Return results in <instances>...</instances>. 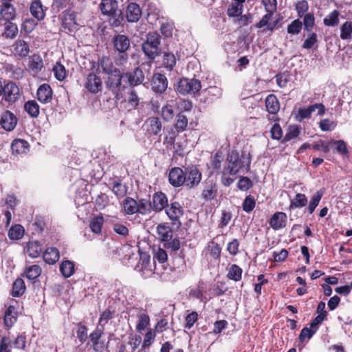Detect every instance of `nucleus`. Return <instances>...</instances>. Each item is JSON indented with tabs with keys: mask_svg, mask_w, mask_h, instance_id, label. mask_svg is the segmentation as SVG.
Here are the masks:
<instances>
[{
	"mask_svg": "<svg viewBox=\"0 0 352 352\" xmlns=\"http://www.w3.org/2000/svg\"><path fill=\"white\" fill-rule=\"evenodd\" d=\"M155 338V331L153 329H148L144 336V341L142 343V349L150 346L154 342Z\"/></svg>",
	"mask_w": 352,
	"mask_h": 352,
	"instance_id": "0e129e2a",
	"label": "nucleus"
},
{
	"mask_svg": "<svg viewBox=\"0 0 352 352\" xmlns=\"http://www.w3.org/2000/svg\"><path fill=\"white\" fill-rule=\"evenodd\" d=\"M286 220L287 215L285 212H277L271 217L270 225L274 230H278L285 226Z\"/></svg>",
	"mask_w": 352,
	"mask_h": 352,
	"instance_id": "aec40b11",
	"label": "nucleus"
},
{
	"mask_svg": "<svg viewBox=\"0 0 352 352\" xmlns=\"http://www.w3.org/2000/svg\"><path fill=\"white\" fill-rule=\"evenodd\" d=\"M126 76L131 86L140 85L144 80L143 72L139 68H135L133 72L126 73Z\"/></svg>",
	"mask_w": 352,
	"mask_h": 352,
	"instance_id": "393cba45",
	"label": "nucleus"
},
{
	"mask_svg": "<svg viewBox=\"0 0 352 352\" xmlns=\"http://www.w3.org/2000/svg\"><path fill=\"white\" fill-rule=\"evenodd\" d=\"M32 15L37 20L41 21L45 18V14L43 5L39 0L33 1L30 8Z\"/></svg>",
	"mask_w": 352,
	"mask_h": 352,
	"instance_id": "a878e982",
	"label": "nucleus"
},
{
	"mask_svg": "<svg viewBox=\"0 0 352 352\" xmlns=\"http://www.w3.org/2000/svg\"><path fill=\"white\" fill-rule=\"evenodd\" d=\"M152 210L151 203L145 199H141L138 202V212L146 214Z\"/></svg>",
	"mask_w": 352,
	"mask_h": 352,
	"instance_id": "052dcab7",
	"label": "nucleus"
},
{
	"mask_svg": "<svg viewBox=\"0 0 352 352\" xmlns=\"http://www.w3.org/2000/svg\"><path fill=\"white\" fill-rule=\"evenodd\" d=\"M322 195L323 192L322 190L317 191L316 193L314 194L308 206V210L309 214H312L314 212L315 208L318 205Z\"/></svg>",
	"mask_w": 352,
	"mask_h": 352,
	"instance_id": "5fc2aeb1",
	"label": "nucleus"
},
{
	"mask_svg": "<svg viewBox=\"0 0 352 352\" xmlns=\"http://www.w3.org/2000/svg\"><path fill=\"white\" fill-rule=\"evenodd\" d=\"M265 107L267 111L271 114H276L280 109V104L274 94H270L265 99Z\"/></svg>",
	"mask_w": 352,
	"mask_h": 352,
	"instance_id": "bb28decb",
	"label": "nucleus"
},
{
	"mask_svg": "<svg viewBox=\"0 0 352 352\" xmlns=\"http://www.w3.org/2000/svg\"><path fill=\"white\" fill-rule=\"evenodd\" d=\"M157 232L159 238L164 242H168L172 239L173 231L171 228L168 225H158L157 227Z\"/></svg>",
	"mask_w": 352,
	"mask_h": 352,
	"instance_id": "c756f323",
	"label": "nucleus"
},
{
	"mask_svg": "<svg viewBox=\"0 0 352 352\" xmlns=\"http://www.w3.org/2000/svg\"><path fill=\"white\" fill-rule=\"evenodd\" d=\"M42 252L41 245L36 241H30L26 246V252L31 258H37Z\"/></svg>",
	"mask_w": 352,
	"mask_h": 352,
	"instance_id": "473e14b6",
	"label": "nucleus"
},
{
	"mask_svg": "<svg viewBox=\"0 0 352 352\" xmlns=\"http://www.w3.org/2000/svg\"><path fill=\"white\" fill-rule=\"evenodd\" d=\"M307 204V199L304 194L298 193L295 198L291 202V206L295 208H302Z\"/></svg>",
	"mask_w": 352,
	"mask_h": 352,
	"instance_id": "bf43d9fd",
	"label": "nucleus"
},
{
	"mask_svg": "<svg viewBox=\"0 0 352 352\" xmlns=\"http://www.w3.org/2000/svg\"><path fill=\"white\" fill-rule=\"evenodd\" d=\"M138 322L136 325V329L138 331L144 330L150 324V318L145 313H140L138 315Z\"/></svg>",
	"mask_w": 352,
	"mask_h": 352,
	"instance_id": "49530a36",
	"label": "nucleus"
},
{
	"mask_svg": "<svg viewBox=\"0 0 352 352\" xmlns=\"http://www.w3.org/2000/svg\"><path fill=\"white\" fill-rule=\"evenodd\" d=\"M166 213L173 221H177L183 214V208L177 202H174L166 209Z\"/></svg>",
	"mask_w": 352,
	"mask_h": 352,
	"instance_id": "b1692460",
	"label": "nucleus"
},
{
	"mask_svg": "<svg viewBox=\"0 0 352 352\" xmlns=\"http://www.w3.org/2000/svg\"><path fill=\"white\" fill-rule=\"evenodd\" d=\"M340 12L338 10H333L323 19V24L327 27L337 26L340 23Z\"/></svg>",
	"mask_w": 352,
	"mask_h": 352,
	"instance_id": "2f4dec72",
	"label": "nucleus"
},
{
	"mask_svg": "<svg viewBox=\"0 0 352 352\" xmlns=\"http://www.w3.org/2000/svg\"><path fill=\"white\" fill-rule=\"evenodd\" d=\"M177 62L176 57L174 54L170 52H164L163 57V64L168 70H172Z\"/></svg>",
	"mask_w": 352,
	"mask_h": 352,
	"instance_id": "09e8293b",
	"label": "nucleus"
},
{
	"mask_svg": "<svg viewBox=\"0 0 352 352\" xmlns=\"http://www.w3.org/2000/svg\"><path fill=\"white\" fill-rule=\"evenodd\" d=\"M250 166V160L245 161L244 157L241 158L236 151H230L227 155L226 164L221 172V183L225 186H230L235 180L234 177L245 167L248 170Z\"/></svg>",
	"mask_w": 352,
	"mask_h": 352,
	"instance_id": "f257e3e1",
	"label": "nucleus"
},
{
	"mask_svg": "<svg viewBox=\"0 0 352 352\" xmlns=\"http://www.w3.org/2000/svg\"><path fill=\"white\" fill-rule=\"evenodd\" d=\"M273 14L274 13L267 12L258 23L254 25V27L259 29L263 28L261 31L263 33H266L267 32H273L278 23L277 21L272 23L270 22Z\"/></svg>",
	"mask_w": 352,
	"mask_h": 352,
	"instance_id": "6e6552de",
	"label": "nucleus"
},
{
	"mask_svg": "<svg viewBox=\"0 0 352 352\" xmlns=\"http://www.w3.org/2000/svg\"><path fill=\"white\" fill-rule=\"evenodd\" d=\"M25 290L24 281L21 278L16 279L12 285V296L19 297L21 296Z\"/></svg>",
	"mask_w": 352,
	"mask_h": 352,
	"instance_id": "de8ad7c7",
	"label": "nucleus"
},
{
	"mask_svg": "<svg viewBox=\"0 0 352 352\" xmlns=\"http://www.w3.org/2000/svg\"><path fill=\"white\" fill-rule=\"evenodd\" d=\"M103 331L104 327L97 326L96 329L89 336L94 350L96 352H102L105 349L104 342L103 340H100Z\"/></svg>",
	"mask_w": 352,
	"mask_h": 352,
	"instance_id": "1a4fd4ad",
	"label": "nucleus"
},
{
	"mask_svg": "<svg viewBox=\"0 0 352 352\" xmlns=\"http://www.w3.org/2000/svg\"><path fill=\"white\" fill-rule=\"evenodd\" d=\"M76 19V14L72 11H67L64 14L63 27L69 32H75L78 27Z\"/></svg>",
	"mask_w": 352,
	"mask_h": 352,
	"instance_id": "dca6fc26",
	"label": "nucleus"
},
{
	"mask_svg": "<svg viewBox=\"0 0 352 352\" xmlns=\"http://www.w3.org/2000/svg\"><path fill=\"white\" fill-rule=\"evenodd\" d=\"M142 50L144 54L151 59H154L160 53V47L148 43L142 44Z\"/></svg>",
	"mask_w": 352,
	"mask_h": 352,
	"instance_id": "ea45409f",
	"label": "nucleus"
},
{
	"mask_svg": "<svg viewBox=\"0 0 352 352\" xmlns=\"http://www.w3.org/2000/svg\"><path fill=\"white\" fill-rule=\"evenodd\" d=\"M162 122L157 117L148 118L142 125L143 129L149 136L157 135L162 129Z\"/></svg>",
	"mask_w": 352,
	"mask_h": 352,
	"instance_id": "423d86ee",
	"label": "nucleus"
},
{
	"mask_svg": "<svg viewBox=\"0 0 352 352\" xmlns=\"http://www.w3.org/2000/svg\"><path fill=\"white\" fill-rule=\"evenodd\" d=\"M314 111V108L313 105H310L306 108H300L298 111V118L300 121L309 118Z\"/></svg>",
	"mask_w": 352,
	"mask_h": 352,
	"instance_id": "e2e57ef3",
	"label": "nucleus"
},
{
	"mask_svg": "<svg viewBox=\"0 0 352 352\" xmlns=\"http://www.w3.org/2000/svg\"><path fill=\"white\" fill-rule=\"evenodd\" d=\"M217 193V186L215 184L211 183L208 185L202 192V196L206 200L214 199Z\"/></svg>",
	"mask_w": 352,
	"mask_h": 352,
	"instance_id": "6e6d98bb",
	"label": "nucleus"
},
{
	"mask_svg": "<svg viewBox=\"0 0 352 352\" xmlns=\"http://www.w3.org/2000/svg\"><path fill=\"white\" fill-rule=\"evenodd\" d=\"M152 89L159 94L164 93L168 87V80L166 77L161 74H155L152 78Z\"/></svg>",
	"mask_w": 352,
	"mask_h": 352,
	"instance_id": "ddd939ff",
	"label": "nucleus"
},
{
	"mask_svg": "<svg viewBox=\"0 0 352 352\" xmlns=\"http://www.w3.org/2000/svg\"><path fill=\"white\" fill-rule=\"evenodd\" d=\"M114 47L119 52H125L130 47V40L126 35L118 34L113 39Z\"/></svg>",
	"mask_w": 352,
	"mask_h": 352,
	"instance_id": "6ab92c4d",
	"label": "nucleus"
},
{
	"mask_svg": "<svg viewBox=\"0 0 352 352\" xmlns=\"http://www.w3.org/2000/svg\"><path fill=\"white\" fill-rule=\"evenodd\" d=\"M300 130L297 126H291L288 129V131L284 137L283 141L288 142L298 136Z\"/></svg>",
	"mask_w": 352,
	"mask_h": 352,
	"instance_id": "774afa93",
	"label": "nucleus"
},
{
	"mask_svg": "<svg viewBox=\"0 0 352 352\" xmlns=\"http://www.w3.org/2000/svg\"><path fill=\"white\" fill-rule=\"evenodd\" d=\"M38 100L42 103L50 102L52 98V90L47 84H43L37 90Z\"/></svg>",
	"mask_w": 352,
	"mask_h": 352,
	"instance_id": "412c9836",
	"label": "nucleus"
},
{
	"mask_svg": "<svg viewBox=\"0 0 352 352\" xmlns=\"http://www.w3.org/2000/svg\"><path fill=\"white\" fill-rule=\"evenodd\" d=\"M340 37L342 40L351 41L352 39V22L345 21L340 27Z\"/></svg>",
	"mask_w": 352,
	"mask_h": 352,
	"instance_id": "c9c22d12",
	"label": "nucleus"
},
{
	"mask_svg": "<svg viewBox=\"0 0 352 352\" xmlns=\"http://www.w3.org/2000/svg\"><path fill=\"white\" fill-rule=\"evenodd\" d=\"M21 96V91L19 86L13 82H9L4 85L3 99L10 104L16 102Z\"/></svg>",
	"mask_w": 352,
	"mask_h": 352,
	"instance_id": "20e7f679",
	"label": "nucleus"
},
{
	"mask_svg": "<svg viewBox=\"0 0 352 352\" xmlns=\"http://www.w3.org/2000/svg\"><path fill=\"white\" fill-rule=\"evenodd\" d=\"M242 269L236 264L232 265L228 269V278L236 282L239 281L242 277Z\"/></svg>",
	"mask_w": 352,
	"mask_h": 352,
	"instance_id": "58836bf2",
	"label": "nucleus"
},
{
	"mask_svg": "<svg viewBox=\"0 0 352 352\" xmlns=\"http://www.w3.org/2000/svg\"><path fill=\"white\" fill-rule=\"evenodd\" d=\"M14 307L10 306L6 311L4 316V324L8 327H11L16 321V317L13 315Z\"/></svg>",
	"mask_w": 352,
	"mask_h": 352,
	"instance_id": "603ef678",
	"label": "nucleus"
},
{
	"mask_svg": "<svg viewBox=\"0 0 352 352\" xmlns=\"http://www.w3.org/2000/svg\"><path fill=\"white\" fill-rule=\"evenodd\" d=\"M151 203L152 210L155 212H160L168 206V199L164 193L157 192L153 194Z\"/></svg>",
	"mask_w": 352,
	"mask_h": 352,
	"instance_id": "4468645a",
	"label": "nucleus"
},
{
	"mask_svg": "<svg viewBox=\"0 0 352 352\" xmlns=\"http://www.w3.org/2000/svg\"><path fill=\"white\" fill-rule=\"evenodd\" d=\"M126 100L132 109H135L139 105L140 98L134 88H131L128 91Z\"/></svg>",
	"mask_w": 352,
	"mask_h": 352,
	"instance_id": "e433bc0d",
	"label": "nucleus"
},
{
	"mask_svg": "<svg viewBox=\"0 0 352 352\" xmlns=\"http://www.w3.org/2000/svg\"><path fill=\"white\" fill-rule=\"evenodd\" d=\"M11 149L16 155L26 154L29 151V144L24 140L16 139L11 144Z\"/></svg>",
	"mask_w": 352,
	"mask_h": 352,
	"instance_id": "4be33fe9",
	"label": "nucleus"
},
{
	"mask_svg": "<svg viewBox=\"0 0 352 352\" xmlns=\"http://www.w3.org/2000/svg\"><path fill=\"white\" fill-rule=\"evenodd\" d=\"M302 28V23L300 21V19H295L289 25H288L287 32L289 34L296 35L301 32Z\"/></svg>",
	"mask_w": 352,
	"mask_h": 352,
	"instance_id": "864d4df0",
	"label": "nucleus"
},
{
	"mask_svg": "<svg viewBox=\"0 0 352 352\" xmlns=\"http://www.w3.org/2000/svg\"><path fill=\"white\" fill-rule=\"evenodd\" d=\"M317 41V34L314 32H310L308 34L307 39L304 41L302 47L307 50L311 49L316 43Z\"/></svg>",
	"mask_w": 352,
	"mask_h": 352,
	"instance_id": "69168bd1",
	"label": "nucleus"
},
{
	"mask_svg": "<svg viewBox=\"0 0 352 352\" xmlns=\"http://www.w3.org/2000/svg\"><path fill=\"white\" fill-rule=\"evenodd\" d=\"M85 86L87 90L93 94H97L100 91L102 88V84L100 76L94 73L89 74L87 76Z\"/></svg>",
	"mask_w": 352,
	"mask_h": 352,
	"instance_id": "9b49d317",
	"label": "nucleus"
},
{
	"mask_svg": "<svg viewBox=\"0 0 352 352\" xmlns=\"http://www.w3.org/2000/svg\"><path fill=\"white\" fill-rule=\"evenodd\" d=\"M319 126L323 131H330L336 128V123L329 119H323L319 122Z\"/></svg>",
	"mask_w": 352,
	"mask_h": 352,
	"instance_id": "338daca9",
	"label": "nucleus"
},
{
	"mask_svg": "<svg viewBox=\"0 0 352 352\" xmlns=\"http://www.w3.org/2000/svg\"><path fill=\"white\" fill-rule=\"evenodd\" d=\"M227 9V14L229 17H238L243 10V3L245 0H232Z\"/></svg>",
	"mask_w": 352,
	"mask_h": 352,
	"instance_id": "5701e85b",
	"label": "nucleus"
},
{
	"mask_svg": "<svg viewBox=\"0 0 352 352\" xmlns=\"http://www.w3.org/2000/svg\"><path fill=\"white\" fill-rule=\"evenodd\" d=\"M41 271L39 265H33L26 267L25 274L27 278L34 280L41 275Z\"/></svg>",
	"mask_w": 352,
	"mask_h": 352,
	"instance_id": "a18cd8bd",
	"label": "nucleus"
},
{
	"mask_svg": "<svg viewBox=\"0 0 352 352\" xmlns=\"http://www.w3.org/2000/svg\"><path fill=\"white\" fill-rule=\"evenodd\" d=\"M201 88V82L195 78H182L177 83V90L182 95L195 94Z\"/></svg>",
	"mask_w": 352,
	"mask_h": 352,
	"instance_id": "f03ea898",
	"label": "nucleus"
},
{
	"mask_svg": "<svg viewBox=\"0 0 352 352\" xmlns=\"http://www.w3.org/2000/svg\"><path fill=\"white\" fill-rule=\"evenodd\" d=\"M74 263L71 261H63L60 265V271L65 278L72 276L74 273Z\"/></svg>",
	"mask_w": 352,
	"mask_h": 352,
	"instance_id": "f704fd0d",
	"label": "nucleus"
},
{
	"mask_svg": "<svg viewBox=\"0 0 352 352\" xmlns=\"http://www.w3.org/2000/svg\"><path fill=\"white\" fill-rule=\"evenodd\" d=\"M185 182L184 184L189 188L197 186L201 179V174L197 167L190 166L185 168Z\"/></svg>",
	"mask_w": 352,
	"mask_h": 352,
	"instance_id": "39448f33",
	"label": "nucleus"
},
{
	"mask_svg": "<svg viewBox=\"0 0 352 352\" xmlns=\"http://www.w3.org/2000/svg\"><path fill=\"white\" fill-rule=\"evenodd\" d=\"M133 248L129 245H123L118 250V254L123 256V259L130 260L135 256Z\"/></svg>",
	"mask_w": 352,
	"mask_h": 352,
	"instance_id": "3c124183",
	"label": "nucleus"
},
{
	"mask_svg": "<svg viewBox=\"0 0 352 352\" xmlns=\"http://www.w3.org/2000/svg\"><path fill=\"white\" fill-rule=\"evenodd\" d=\"M24 108L25 111L33 118H36L39 114V106L35 100L26 102Z\"/></svg>",
	"mask_w": 352,
	"mask_h": 352,
	"instance_id": "a19ab883",
	"label": "nucleus"
},
{
	"mask_svg": "<svg viewBox=\"0 0 352 352\" xmlns=\"http://www.w3.org/2000/svg\"><path fill=\"white\" fill-rule=\"evenodd\" d=\"M104 223V218L102 216H96L94 217L91 221L89 223V227L91 231L96 234H99L101 232L102 227Z\"/></svg>",
	"mask_w": 352,
	"mask_h": 352,
	"instance_id": "79ce46f5",
	"label": "nucleus"
},
{
	"mask_svg": "<svg viewBox=\"0 0 352 352\" xmlns=\"http://www.w3.org/2000/svg\"><path fill=\"white\" fill-rule=\"evenodd\" d=\"M12 1V0H0L1 3L0 14L2 19L6 21L13 20L16 16V10Z\"/></svg>",
	"mask_w": 352,
	"mask_h": 352,
	"instance_id": "9d476101",
	"label": "nucleus"
},
{
	"mask_svg": "<svg viewBox=\"0 0 352 352\" xmlns=\"http://www.w3.org/2000/svg\"><path fill=\"white\" fill-rule=\"evenodd\" d=\"M188 119L183 112H179L175 118L174 127L178 133L183 132L187 129Z\"/></svg>",
	"mask_w": 352,
	"mask_h": 352,
	"instance_id": "cd10ccee",
	"label": "nucleus"
},
{
	"mask_svg": "<svg viewBox=\"0 0 352 352\" xmlns=\"http://www.w3.org/2000/svg\"><path fill=\"white\" fill-rule=\"evenodd\" d=\"M142 338L140 336L135 335L130 338L127 345H123L120 348V352H134L140 346Z\"/></svg>",
	"mask_w": 352,
	"mask_h": 352,
	"instance_id": "c85d7f7f",
	"label": "nucleus"
},
{
	"mask_svg": "<svg viewBox=\"0 0 352 352\" xmlns=\"http://www.w3.org/2000/svg\"><path fill=\"white\" fill-rule=\"evenodd\" d=\"M53 72L56 78L60 81L63 80L66 78V69L65 67L59 63H56L54 66Z\"/></svg>",
	"mask_w": 352,
	"mask_h": 352,
	"instance_id": "13d9d810",
	"label": "nucleus"
},
{
	"mask_svg": "<svg viewBox=\"0 0 352 352\" xmlns=\"http://www.w3.org/2000/svg\"><path fill=\"white\" fill-rule=\"evenodd\" d=\"M104 71L109 74V77L107 81V87L114 94L118 95L119 93L124 88L122 85V75L121 72L117 69L109 72L104 68Z\"/></svg>",
	"mask_w": 352,
	"mask_h": 352,
	"instance_id": "7ed1b4c3",
	"label": "nucleus"
},
{
	"mask_svg": "<svg viewBox=\"0 0 352 352\" xmlns=\"http://www.w3.org/2000/svg\"><path fill=\"white\" fill-rule=\"evenodd\" d=\"M99 8L102 14L113 18L120 16V11L118 10V5L116 0H102Z\"/></svg>",
	"mask_w": 352,
	"mask_h": 352,
	"instance_id": "0eeeda50",
	"label": "nucleus"
},
{
	"mask_svg": "<svg viewBox=\"0 0 352 352\" xmlns=\"http://www.w3.org/2000/svg\"><path fill=\"white\" fill-rule=\"evenodd\" d=\"M124 212L127 214H133L138 212V202L133 198L127 197L123 202Z\"/></svg>",
	"mask_w": 352,
	"mask_h": 352,
	"instance_id": "4c0bfd02",
	"label": "nucleus"
},
{
	"mask_svg": "<svg viewBox=\"0 0 352 352\" xmlns=\"http://www.w3.org/2000/svg\"><path fill=\"white\" fill-rule=\"evenodd\" d=\"M17 33L18 27L15 23L10 22V21L5 23V31L3 33L4 36L13 38L16 36Z\"/></svg>",
	"mask_w": 352,
	"mask_h": 352,
	"instance_id": "c03bdc74",
	"label": "nucleus"
},
{
	"mask_svg": "<svg viewBox=\"0 0 352 352\" xmlns=\"http://www.w3.org/2000/svg\"><path fill=\"white\" fill-rule=\"evenodd\" d=\"M185 170L182 168L175 167L173 168L168 174V180L170 184L174 186H181L185 182L184 177Z\"/></svg>",
	"mask_w": 352,
	"mask_h": 352,
	"instance_id": "2eb2a0df",
	"label": "nucleus"
},
{
	"mask_svg": "<svg viewBox=\"0 0 352 352\" xmlns=\"http://www.w3.org/2000/svg\"><path fill=\"white\" fill-rule=\"evenodd\" d=\"M296 10L298 13V16L299 17L304 16L306 14V12L309 10V4L308 2L305 0H301L298 1L296 3Z\"/></svg>",
	"mask_w": 352,
	"mask_h": 352,
	"instance_id": "680f3d73",
	"label": "nucleus"
},
{
	"mask_svg": "<svg viewBox=\"0 0 352 352\" xmlns=\"http://www.w3.org/2000/svg\"><path fill=\"white\" fill-rule=\"evenodd\" d=\"M0 124L6 131H11L17 124V118L13 113L6 111L1 115Z\"/></svg>",
	"mask_w": 352,
	"mask_h": 352,
	"instance_id": "f8f14e48",
	"label": "nucleus"
},
{
	"mask_svg": "<svg viewBox=\"0 0 352 352\" xmlns=\"http://www.w3.org/2000/svg\"><path fill=\"white\" fill-rule=\"evenodd\" d=\"M161 115L165 122H170L173 119L174 111L170 104H166L162 108Z\"/></svg>",
	"mask_w": 352,
	"mask_h": 352,
	"instance_id": "4d7b16f0",
	"label": "nucleus"
},
{
	"mask_svg": "<svg viewBox=\"0 0 352 352\" xmlns=\"http://www.w3.org/2000/svg\"><path fill=\"white\" fill-rule=\"evenodd\" d=\"M11 51L14 56L25 57L30 52L28 44L23 40H17L11 46Z\"/></svg>",
	"mask_w": 352,
	"mask_h": 352,
	"instance_id": "f3484780",
	"label": "nucleus"
},
{
	"mask_svg": "<svg viewBox=\"0 0 352 352\" xmlns=\"http://www.w3.org/2000/svg\"><path fill=\"white\" fill-rule=\"evenodd\" d=\"M23 234L24 228L21 225L12 226L8 232V236L12 240H19L23 237Z\"/></svg>",
	"mask_w": 352,
	"mask_h": 352,
	"instance_id": "37998d69",
	"label": "nucleus"
},
{
	"mask_svg": "<svg viewBox=\"0 0 352 352\" xmlns=\"http://www.w3.org/2000/svg\"><path fill=\"white\" fill-rule=\"evenodd\" d=\"M305 31L311 32L315 25V17L313 13H307L303 16V23Z\"/></svg>",
	"mask_w": 352,
	"mask_h": 352,
	"instance_id": "8fccbe9b",
	"label": "nucleus"
},
{
	"mask_svg": "<svg viewBox=\"0 0 352 352\" xmlns=\"http://www.w3.org/2000/svg\"><path fill=\"white\" fill-rule=\"evenodd\" d=\"M142 15V10L138 4L130 3L126 10V17L129 22H137Z\"/></svg>",
	"mask_w": 352,
	"mask_h": 352,
	"instance_id": "a211bd4d",
	"label": "nucleus"
},
{
	"mask_svg": "<svg viewBox=\"0 0 352 352\" xmlns=\"http://www.w3.org/2000/svg\"><path fill=\"white\" fill-rule=\"evenodd\" d=\"M30 69L34 74H38L43 67L42 58L38 55H33L28 62Z\"/></svg>",
	"mask_w": 352,
	"mask_h": 352,
	"instance_id": "72a5a7b5",
	"label": "nucleus"
},
{
	"mask_svg": "<svg viewBox=\"0 0 352 352\" xmlns=\"http://www.w3.org/2000/svg\"><path fill=\"white\" fill-rule=\"evenodd\" d=\"M43 260L48 264H54L59 258V252L56 248H48L43 253Z\"/></svg>",
	"mask_w": 352,
	"mask_h": 352,
	"instance_id": "7c9ffc66",
	"label": "nucleus"
}]
</instances>
